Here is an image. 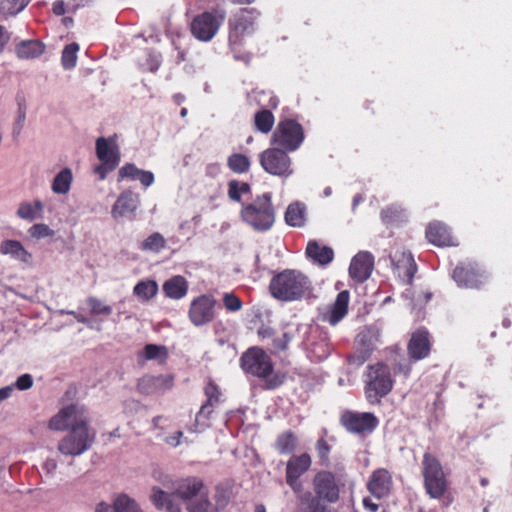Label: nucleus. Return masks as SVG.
Wrapping results in <instances>:
<instances>
[{"mask_svg": "<svg viewBox=\"0 0 512 512\" xmlns=\"http://www.w3.org/2000/svg\"><path fill=\"white\" fill-rule=\"evenodd\" d=\"M90 423L89 413L83 405L70 404L61 408L49 421L51 430H68L57 444L58 453L77 457L89 451L96 440V431Z\"/></svg>", "mask_w": 512, "mask_h": 512, "instance_id": "1", "label": "nucleus"}, {"mask_svg": "<svg viewBox=\"0 0 512 512\" xmlns=\"http://www.w3.org/2000/svg\"><path fill=\"white\" fill-rule=\"evenodd\" d=\"M206 489L202 480L198 478H186L176 483L173 492H166L153 487L150 499L157 509L165 512H182L179 500L186 507Z\"/></svg>", "mask_w": 512, "mask_h": 512, "instance_id": "2", "label": "nucleus"}, {"mask_svg": "<svg viewBox=\"0 0 512 512\" xmlns=\"http://www.w3.org/2000/svg\"><path fill=\"white\" fill-rule=\"evenodd\" d=\"M310 289V281L302 272L286 269L270 281L271 295L280 301L291 302L301 299Z\"/></svg>", "mask_w": 512, "mask_h": 512, "instance_id": "3", "label": "nucleus"}, {"mask_svg": "<svg viewBox=\"0 0 512 512\" xmlns=\"http://www.w3.org/2000/svg\"><path fill=\"white\" fill-rule=\"evenodd\" d=\"M241 220L258 232H265L272 228L275 222V210L271 201V194L258 195L251 202L242 204L240 210Z\"/></svg>", "mask_w": 512, "mask_h": 512, "instance_id": "4", "label": "nucleus"}, {"mask_svg": "<svg viewBox=\"0 0 512 512\" xmlns=\"http://www.w3.org/2000/svg\"><path fill=\"white\" fill-rule=\"evenodd\" d=\"M260 12L255 8H241L229 19L228 41L233 52L243 45L244 38L255 31V23Z\"/></svg>", "mask_w": 512, "mask_h": 512, "instance_id": "5", "label": "nucleus"}, {"mask_svg": "<svg viewBox=\"0 0 512 512\" xmlns=\"http://www.w3.org/2000/svg\"><path fill=\"white\" fill-rule=\"evenodd\" d=\"M95 150L100 164L94 167V173L100 180H104L110 172L116 169L121 160L117 135L99 137L95 143Z\"/></svg>", "mask_w": 512, "mask_h": 512, "instance_id": "6", "label": "nucleus"}, {"mask_svg": "<svg viewBox=\"0 0 512 512\" xmlns=\"http://www.w3.org/2000/svg\"><path fill=\"white\" fill-rule=\"evenodd\" d=\"M367 378L366 398L372 404L379 403L380 399L387 395L393 387L390 371L387 366L378 363L369 367Z\"/></svg>", "mask_w": 512, "mask_h": 512, "instance_id": "7", "label": "nucleus"}, {"mask_svg": "<svg viewBox=\"0 0 512 512\" xmlns=\"http://www.w3.org/2000/svg\"><path fill=\"white\" fill-rule=\"evenodd\" d=\"M225 18L226 11L224 9L204 11L191 21V34L200 41H210L217 34Z\"/></svg>", "mask_w": 512, "mask_h": 512, "instance_id": "8", "label": "nucleus"}, {"mask_svg": "<svg viewBox=\"0 0 512 512\" xmlns=\"http://www.w3.org/2000/svg\"><path fill=\"white\" fill-rule=\"evenodd\" d=\"M304 141L302 126L294 120L280 121L271 138L272 144L287 152L297 150Z\"/></svg>", "mask_w": 512, "mask_h": 512, "instance_id": "9", "label": "nucleus"}, {"mask_svg": "<svg viewBox=\"0 0 512 512\" xmlns=\"http://www.w3.org/2000/svg\"><path fill=\"white\" fill-rule=\"evenodd\" d=\"M287 153L281 148H268L260 154V165L271 175L287 178L294 173L292 160Z\"/></svg>", "mask_w": 512, "mask_h": 512, "instance_id": "10", "label": "nucleus"}, {"mask_svg": "<svg viewBox=\"0 0 512 512\" xmlns=\"http://www.w3.org/2000/svg\"><path fill=\"white\" fill-rule=\"evenodd\" d=\"M425 487L432 498H440L446 491L447 484L440 463L426 453L423 459Z\"/></svg>", "mask_w": 512, "mask_h": 512, "instance_id": "11", "label": "nucleus"}, {"mask_svg": "<svg viewBox=\"0 0 512 512\" xmlns=\"http://www.w3.org/2000/svg\"><path fill=\"white\" fill-rule=\"evenodd\" d=\"M241 366L245 372L261 378L270 377L273 371L269 356L259 348H251L244 353Z\"/></svg>", "mask_w": 512, "mask_h": 512, "instance_id": "12", "label": "nucleus"}, {"mask_svg": "<svg viewBox=\"0 0 512 512\" xmlns=\"http://www.w3.org/2000/svg\"><path fill=\"white\" fill-rule=\"evenodd\" d=\"M216 300L211 295H201L192 300L188 316L193 325L204 326L215 317Z\"/></svg>", "mask_w": 512, "mask_h": 512, "instance_id": "13", "label": "nucleus"}, {"mask_svg": "<svg viewBox=\"0 0 512 512\" xmlns=\"http://www.w3.org/2000/svg\"><path fill=\"white\" fill-rule=\"evenodd\" d=\"M453 278L460 287L478 288L487 279L486 272L476 264L457 266Z\"/></svg>", "mask_w": 512, "mask_h": 512, "instance_id": "14", "label": "nucleus"}, {"mask_svg": "<svg viewBox=\"0 0 512 512\" xmlns=\"http://www.w3.org/2000/svg\"><path fill=\"white\" fill-rule=\"evenodd\" d=\"M140 205V195L130 189L122 191L111 209L115 220L133 218Z\"/></svg>", "mask_w": 512, "mask_h": 512, "instance_id": "15", "label": "nucleus"}, {"mask_svg": "<svg viewBox=\"0 0 512 512\" xmlns=\"http://www.w3.org/2000/svg\"><path fill=\"white\" fill-rule=\"evenodd\" d=\"M345 428L352 433L371 432L377 426V418L368 412H345L341 417Z\"/></svg>", "mask_w": 512, "mask_h": 512, "instance_id": "16", "label": "nucleus"}, {"mask_svg": "<svg viewBox=\"0 0 512 512\" xmlns=\"http://www.w3.org/2000/svg\"><path fill=\"white\" fill-rule=\"evenodd\" d=\"M313 487L316 495L330 503L339 499V488L334 475L329 471L317 473L313 479Z\"/></svg>", "mask_w": 512, "mask_h": 512, "instance_id": "17", "label": "nucleus"}, {"mask_svg": "<svg viewBox=\"0 0 512 512\" xmlns=\"http://www.w3.org/2000/svg\"><path fill=\"white\" fill-rule=\"evenodd\" d=\"M311 466V457L304 453L299 456H293L287 462L286 482L294 492L301 491L299 477L304 474Z\"/></svg>", "mask_w": 512, "mask_h": 512, "instance_id": "18", "label": "nucleus"}, {"mask_svg": "<svg viewBox=\"0 0 512 512\" xmlns=\"http://www.w3.org/2000/svg\"><path fill=\"white\" fill-rule=\"evenodd\" d=\"M373 267V255L368 251H360L351 260L349 275L354 281L362 283L370 277Z\"/></svg>", "mask_w": 512, "mask_h": 512, "instance_id": "19", "label": "nucleus"}, {"mask_svg": "<svg viewBox=\"0 0 512 512\" xmlns=\"http://www.w3.org/2000/svg\"><path fill=\"white\" fill-rule=\"evenodd\" d=\"M171 375H145L138 381V390L146 395L164 393L173 387Z\"/></svg>", "mask_w": 512, "mask_h": 512, "instance_id": "20", "label": "nucleus"}, {"mask_svg": "<svg viewBox=\"0 0 512 512\" xmlns=\"http://www.w3.org/2000/svg\"><path fill=\"white\" fill-rule=\"evenodd\" d=\"M393 481L391 474L384 468L375 470L369 481L367 482V489L377 499H381L390 494Z\"/></svg>", "mask_w": 512, "mask_h": 512, "instance_id": "21", "label": "nucleus"}, {"mask_svg": "<svg viewBox=\"0 0 512 512\" xmlns=\"http://www.w3.org/2000/svg\"><path fill=\"white\" fill-rule=\"evenodd\" d=\"M426 238L431 244L438 247L457 245L448 226L440 221L429 223L426 228Z\"/></svg>", "mask_w": 512, "mask_h": 512, "instance_id": "22", "label": "nucleus"}, {"mask_svg": "<svg viewBox=\"0 0 512 512\" xmlns=\"http://www.w3.org/2000/svg\"><path fill=\"white\" fill-rule=\"evenodd\" d=\"M391 262L395 272L400 278L410 283L416 272V264L410 252H398L392 255Z\"/></svg>", "mask_w": 512, "mask_h": 512, "instance_id": "23", "label": "nucleus"}, {"mask_svg": "<svg viewBox=\"0 0 512 512\" xmlns=\"http://www.w3.org/2000/svg\"><path fill=\"white\" fill-rule=\"evenodd\" d=\"M409 354L415 360L425 358L430 351L428 332L418 330L413 335L408 345Z\"/></svg>", "mask_w": 512, "mask_h": 512, "instance_id": "24", "label": "nucleus"}, {"mask_svg": "<svg viewBox=\"0 0 512 512\" xmlns=\"http://www.w3.org/2000/svg\"><path fill=\"white\" fill-rule=\"evenodd\" d=\"M306 255L313 262L323 266L331 263L334 258V252L332 248L321 245L315 240L308 242L306 247Z\"/></svg>", "mask_w": 512, "mask_h": 512, "instance_id": "25", "label": "nucleus"}, {"mask_svg": "<svg viewBox=\"0 0 512 512\" xmlns=\"http://www.w3.org/2000/svg\"><path fill=\"white\" fill-rule=\"evenodd\" d=\"M44 203L36 199L33 202L22 201L16 211V215L25 221H34L43 217Z\"/></svg>", "mask_w": 512, "mask_h": 512, "instance_id": "26", "label": "nucleus"}, {"mask_svg": "<svg viewBox=\"0 0 512 512\" xmlns=\"http://www.w3.org/2000/svg\"><path fill=\"white\" fill-rule=\"evenodd\" d=\"M0 253L23 263H29L32 256L17 240H4L0 244Z\"/></svg>", "mask_w": 512, "mask_h": 512, "instance_id": "27", "label": "nucleus"}, {"mask_svg": "<svg viewBox=\"0 0 512 512\" xmlns=\"http://www.w3.org/2000/svg\"><path fill=\"white\" fill-rule=\"evenodd\" d=\"M45 51V45L39 40H24L15 47V52L20 59H34Z\"/></svg>", "mask_w": 512, "mask_h": 512, "instance_id": "28", "label": "nucleus"}, {"mask_svg": "<svg viewBox=\"0 0 512 512\" xmlns=\"http://www.w3.org/2000/svg\"><path fill=\"white\" fill-rule=\"evenodd\" d=\"M225 502L213 503L208 497L207 488L186 507L188 512H218Z\"/></svg>", "mask_w": 512, "mask_h": 512, "instance_id": "29", "label": "nucleus"}, {"mask_svg": "<svg viewBox=\"0 0 512 512\" xmlns=\"http://www.w3.org/2000/svg\"><path fill=\"white\" fill-rule=\"evenodd\" d=\"M163 291L168 298L181 299L188 291V283L183 276L177 275L163 284Z\"/></svg>", "mask_w": 512, "mask_h": 512, "instance_id": "30", "label": "nucleus"}, {"mask_svg": "<svg viewBox=\"0 0 512 512\" xmlns=\"http://www.w3.org/2000/svg\"><path fill=\"white\" fill-rule=\"evenodd\" d=\"M73 173L70 168H63L52 180L51 190L57 195H66L71 189Z\"/></svg>", "mask_w": 512, "mask_h": 512, "instance_id": "31", "label": "nucleus"}, {"mask_svg": "<svg viewBox=\"0 0 512 512\" xmlns=\"http://www.w3.org/2000/svg\"><path fill=\"white\" fill-rule=\"evenodd\" d=\"M349 303V293L348 291L340 292L336 300L332 306L330 314L328 315V322L331 325H336L339 321L343 319V317L347 313Z\"/></svg>", "mask_w": 512, "mask_h": 512, "instance_id": "32", "label": "nucleus"}, {"mask_svg": "<svg viewBox=\"0 0 512 512\" xmlns=\"http://www.w3.org/2000/svg\"><path fill=\"white\" fill-rule=\"evenodd\" d=\"M158 284L151 279L139 281L133 288V294L142 302L153 299L158 293Z\"/></svg>", "mask_w": 512, "mask_h": 512, "instance_id": "33", "label": "nucleus"}, {"mask_svg": "<svg viewBox=\"0 0 512 512\" xmlns=\"http://www.w3.org/2000/svg\"><path fill=\"white\" fill-rule=\"evenodd\" d=\"M306 208L303 204L296 202L290 204L285 212V221L289 226L301 227L305 222Z\"/></svg>", "mask_w": 512, "mask_h": 512, "instance_id": "34", "label": "nucleus"}, {"mask_svg": "<svg viewBox=\"0 0 512 512\" xmlns=\"http://www.w3.org/2000/svg\"><path fill=\"white\" fill-rule=\"evenodd\" d=\"M380 338V331L376 327H367L357 336V342L362 345L366 350H371Z\"/></svg>", "mask_w": 512, "mask_h": 512, "instance_id": "35", "label": "nucleus"}, {"mask_svg": "<svg viewBox=\"0 0 512 512\" xmlns=\"http://www.w3.org/2000/svg\"><path fill=\"white\" fill-rule=\"evenodd\" d=\"M166 246V240L162 234L155 232L149 235L141 244L140 249L146 252L159 253Z\"/></svg>", "mask_w": 512, "mask_h": 512, "instance_id": "36", "label": "nucleus"}, {"mask_svg": "<svg viewBox=\"0 0 512 512\" xmlns=\"http://www.w3.org/2000/svg\"><path fill=\"white\" fill-rule=\"evenodd\" d=\"M274 122L275 119L273 114L266 109L257 112L254 116L255 127L263 134H267L271 131Z\"/></svg>", "mask_w": 512, "mask_h": 512, "instance_id": "37", "label": "nucleus"}, {"mask_svg": "<svg viewBox=\"0 0 512 512\" xmlns=\"http://www.w3.org/2000/svg\"><path fill=\"white\" fill-rule=\"evenodd\" d=\"M251 193V187L247 182L231 180L228 183V197L231 201L240 202L242 196Z\"/></svg>", "mask_w": 512, "mask_h": 512, "instance_id": "38", "label": "nucleus"}, {"mask_svg": "<svg viewBox=\"0 0 512 512\" xmlns=\"http://www.w3.org/2000/svg\"><path fill=\"white\" fill-rule=\"evenodd\" d=\"M78 51L79 45L76 42H72L64 47L61 54V64L65 70H70L76 66Z\"/></svg>", "mask_w": 512, "mask_h": 512, "instance_id": "39", "label": "nucleus"}, {"mask_svg": "<svg viewBox=\"0 0 512 512\" xmlns=\"http://www.w3.org/2000/svg\"><path fill=\"white\" fill-rule=\"evenodd\" d=\"M296 447L297 437L291 431L282 433L276 441V448L282 454L291 453Z\"/></svg>", "mask_w": 512, "mask_h": 512, "instance_id": "40", "label": "nucleus"}, {"mask_svg": "<svg viewBox=\"0 0 512 512\" xmlns=\"http://www.w3.org/2000/svg\"><path fill=\"white\" fill-rule=\"evenodd\" d=\"M227 165L233 172L242 174L249 170L250 160L243 154L234 153L228 157Z\"/></svg>", "mask_w": 512, "mask_h": 512, "instance_id": "41", "label": "nucleus"}, {"mask_svg": "<svg viewBox=\"0 0 512 512\" xmlns=\"http://www.w3.org/2000/svg\"><path fill=\"white\" fill-rule=\"evenodd\" d=\"M214 405L205 402L195 418L194 432H201L208 426V420L214 410Z\"/></svg>", "mask_w": 512, "mask_h": 512, "instance_id": "42", "label": "nucleus"}, {"mask_svg": "<svg viewBox=\"0 0 512 512\" xmlns=\"http://www.w3.org/2000/svg\"><path fill=\"white\" fill-rule=\"evenodd\" d=\"M115 506L118 512H144L140 505L126 494L115 498Z\"/></svg>", "mask_w": 512, "mask_h": 512, "instance_id": "43", "label": "nucleus"}, {"mask_svg": "<svg viewBox=\"0 0 512 512\" xmlns=\"http://www.w3.org/2000/svg\"><path fill=\"white\" fill-rule=\"evenodd\" d=\"M30 0H0V11L6 16H14L21 12Z\"/></svg>", "mask_w": 512, "mask_h": 512, "instance_id": "44", "label": "nucleus"}, {"mask_svg": "<svg viewBox=\"0 0 512 512\" xmlns=\"http://www.w3.org/2000/svg\"><path fill=\"white\" fill-rule=\"evenodd\" d=\"M141 354L145 360H157L162 362L167 357V349L161 345L148 344L144 347Z\"/></svg>", "mask_w": 512, "mask_h": 512, "instance_id": "45", "label": "nucleus"}, {"mask_svg": "<svg viewBox=\"0 0 512 512\" xmlns=\"http://www.w3.org/2000/svg\"><path fill=\"white\" fill-rule=\"evenodd\" d=\"M87 305L90 308V312L93 315L108 316L112 313L111 306L105 304L103 301H101L95 297H89L87 299Z\"/></svg>", "mask_w": 512, "mask_h": 512, "instance_id": "46", "label": "nucleus"}, {"mask_svg": "<svg viewBox=\"0 0 512 512\" xmlns=\"http://www.w3.org/2000/svg\"><path fill=\"white\" fill-rule=\"evenodd\" d=\"M28 233L32 238L37 240L52 237L54 235V231L44 223H37L32 225L28 229Z\"/></svg>", "mask_w": 512, "mask_h": 512, "instance_id": "47", "label": "nucleus"}, {"mask_svg": "<svg viewBox=\"0 0 512 512\" xmlns=\"http://www.w3.org/2000/svg\"><path fill=\"white\" fill-rule=\"evenodd\" d=\"M142 169H139L132 163H126L123 165L118 171V181H123L124 179L137 180Z\"/></svg>", "mask_w": 512, "mask_h": 512, "instance_id": "48", "label": "nucleus"}, {"mask_svg": "<svg viewBox=\"0 0 512 512\" xmlns=\"http://www.w3.org/2000/svg\"><path fill=\"white\" fill-rule=\"evenodd\" d=\"M223 305L229 312H237L242 308V301L231 292L223 294Z\"/></svg>", "mask_w": 512, "mask_h": 512, "instance_id": "49", "label": "nucleus"}, {"mask_svg": "<svg viewBox=\"0 0 512 512\" xmlns=\"http://www.w3.org/2000/svg\"><path fill=\"white\" fill-rule=\"evenodd\" d=\"M25 118H26V106L23 102H20L18 104L17 120H16V123L13 128V136L15 138L20 135L23 125H24Z\"/></svg>", "mask_w": 512, "mask_h": 512, "instance_id": "50", "label": "nucleus"}, {"mask_svg": "<svg viewBox=\"0 0 512 512\" xmlns=\"http://www.w3.org/2000/svg\"><path fill=\"white\" fill-rule=\"evenodd\" d=\"M205 394L207 396V403H211L215 406L219 402L220 393L216 385L209 383L205 387Z\"/></svg>", "mask_w": 512, "mask_h": 512, "instance_id": "51", "label": "nucleus"}, {"mask_svg": "<svg viewBox=\"0 0 512 512\" xmlns=\"http://www.w3.org/2000/svg\"><path fill=\"white\" fill-rule=\"evenodd\" d=\"M33 385V379L30 374H23L16 380L15 387L20 390L24 391L29 388H31Z\"/></svg>", "mask_w": 512, "mask_h": 512, "instance_id": "52", "label": "nucleus"}, {"mask_svg": "<svg viewBox=\"0 0 512 512\" xmlns=\"http://www.w3.org/2000/svg\"><path fill=\"white\" fill-rule=\"evenodd\" d=\"M400 213L401 210L399 207L391 206L382 211L381 217L384 222H391L395 220L400 215Z\"/></svg>", "mask_w": 512, "mask_h": 512, "instance_id": "53", "label": "nucleus"}, {"mask_svg": "<svg viewBox=\"0 0 512 512\" xmlns=\"http://www.w3.org/2000/svg\"><path fill=\"white\" fill-rule=\"evenodd\" d=\"M57 467H58V462L54 457L46 458L42 465L44 472L49 476L54 475Z\"/></svg>", "mask_w": 512, "mask_h": 512, "instance_id": "54", "label": "nucleus"}, {"mask_svg": "<svg viewBox=\"0 0 512 512\" xmlns=\"http://www.w3.org/2000/svg\"><path fill=\"white\" fill-rule=\"evenodd\" d=\"M140 183L145 187H150L155 181L154 174L151 171L142 170L138 179Z\"/></svg>", "mask_w": 512, "mask_h": 512, "instance_id": "55", "label": "nucleus"}, {"mask_svg": "<svg viewBox=\"0 0 512 512\" xmlns=\"http://www.w3.org/2000/svg\"><path fill=\"white\" fill-rule=\"evenodd\" d=\"M182 437L183 433L181 431H176L173 434L167 436L165 442L171 447H177L180 445Z\"/></svg>", "mask_w": 512, "mask_h": 512, "instance_id": "56", "label": "nucleus"}, {"mask_svg": "<svg viewBox=\"0 0 512 512\" xmlns=\"http://www.w3.org/2000/svg\"><path fill=\"white\" fill-rule=\"evenodd\" d=\"M94 512H118L115 506V500L113 501L112 505L105 502L98 503L95 507Z\"/></svg>", "mask_w": 512, "mask_h": 512, "instance_id": "57", "label": "nucleus"}, {"mask_svg": "<svg viewBox=\"0 0 512 512\" xmlns=\"http://www.w3.org/2000/svg\"><path fill=\"white\" fill-rule=\"evenodd\" d=\"M59 313H60V314H68V315H72V316H73V318H76V320H77L78 322H80V323L87 324V325H90V324H91L90 320H89L87 317H85V316H83L82 314H79V313H77V312H75V311H70V310H60V312H59Z\"/></svg>", "mask_w": 512, "mask_h": 512, "instance_id": "58", "label": "nucleus"}, {"mask_svg": "<svg viewBox=\"0 0 512 512\" xmlns=\"http://www.w3.org/2000/svg\"><path fill=\"white\" fill-rule=\"evenodd\" d=\"M52 11L57 16H62L66 13L65 3L62 0H57L52 5Z\"/></svg>", "mask_w": 512, "mask_h": 512, "instance_id": "59", "label": "nucleus"}, {"mask_svg": "<svg viewBox=\"0 0 512 512\" xmlns=\"http://www.w3.org/2000/svg\"><path fill=\"white\" fill-rule=\"evenodd\" d=\"M10 40V34L8 31L0 25V52H2L6 46V44Z\"/></svg>", "mask_w": 512, "mask_h": 512, "instance_id": "60", "label": "nucleus"}, {"mask_svg": "<svg viewBox=\"0 0 512 512\" xmlns=\"http://www.w3.org/2000/svg\"><path fill=\"white\" fill-rule=\"evenodd\" d=\"M317 451L321 458H326L329 453V446L324 440L317 442Z\"/></svg>", "mask_w": 512, "mask_h": 512, "instance_id": "61", "label": "nucleus"}, {"mask_svg": "<svg viewBox=\"0 0 512 512\" xmlns=\"http://www.w3.org/2000/svg\"><path fill=\"white\" fill-rule=\"evenodd\" d=\"M14 391V386L13 385H9V386H5V387H2L0 388V402L8 399L9 397H11L12 393Z\"/></svg>", "mask_w": 512, "mask_h": 512, "instance_id": "62", "label": "nucleus"}, {"mask_svg": "<svg viewBox=\"0 0 512 512\" xmlns=\"http://www.w3.org/2000/svg\"><path fill=\"white\" fill-rule=\"evenodd\" d=\"M363 505L365 509L370 512H376L378 510V504L373 502L370 498L366 497L363 499Z\"/></svg>", "mask_w": 512, "mask_h": 512, "instance_id": "63", "label": "nucleus"}, {"mask_svg": "<svg viewBox=\"0 0 512 512\" xmlns=\"http://www.w3.org/2000/svg\"><path fill=\"white\" fill-rule=\"evenodd\" d=\"M307 512H326V509L324 506H321L317 502L313 501Z\"/></svg>", "mask_w": 512, "mask_h": 512, "instance_id": "64", "label": "nucleus"}]
</instances>
